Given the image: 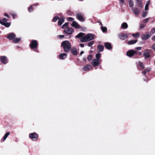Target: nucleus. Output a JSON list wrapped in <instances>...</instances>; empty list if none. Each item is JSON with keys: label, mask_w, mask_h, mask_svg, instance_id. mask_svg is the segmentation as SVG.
Instances as JSON below:
<instances>
[{"label": "nucleus", "mask_w": 155, "mask_h": 155, "mask_svg": "<svg viewBox=\"0 0 155 155\" xmlns=\"http://www.w3.org/2000/svg\"><path fill=\"white\" fill-rule=\"evenodd\" d=\"M61 46L63 48L65 52H68L71 48V45L70 42L68 41H65L62 42Z\"/></svg>", "instance_id": "f257e3e1"}, {"label": "nucleus", "mask_w": 155, "mask_h": 155, "mask_svg": "<svg viewBox=\"0 0 155 155\" xmlns=\"http://www.w3.org/2000/svg\"><path fill=\"white\" fill-rule=\"evenodd\" d=\"M94 38L93 35L90 33H88L85 36L82 37L80 39V41L83 42L89 41Z\"/></svg>", "instance_id": "f03ea898"}, {"label": "nucleus", "mask_w": 155, "mask_h": 155, "mask_svg": "<svg viewBox=\"0 0 155 155\" xmlns=\"http://www.w3.org/2000/svg\"><path fill=\"white\" fill-rule=\"evenodd\" d=\"M7 20L5 18H3L2 20L0 19V23L2 25L5 26L6 27H8L10 25V23L9 22H7Z\"/></svg>", "instance_id": "7ed1b4c3"}, {"label": "nucleus", "mask_w": 155, "mask_h": 155, "mask_svg": "<svg viewBox=\"0 0 155 155\" xmlns=\"http://www.w3.org/2000/svg\"><path fill=\"white\" fill-rule=\"evenodd\" d=\"M76 18L78 19L81 21H84L85 19L84 18V15L81 13H78L76 15Z\"/></svg>", "instance_id": "20e7f679"}, {"label": "nucleus", "mask_w": 155, "mask_h": 155, "mask_svg": "<svg viewBox=\"0 0 155 155\" xmlns=\"http://www.w3.org/2000/svg\"><path fill=\"white\" fill-rule=\"evenodd\" d=\"M29 136L30 138L33 141L36 140L38 138V135L35 133H30Z\"/></svg>", "instance_id": "39448f33"}, {"label": "nucleus", "mask_w": 155, "mask_h": 155, "mask_svg": "<svg viewBox=\"0 0 155 155\" xmlns=\"http://www.w3.org/2000/svg\"><path fill=\"white\" fill-rule=\"evenodd\" d=\"M37 41L35 40H32L31 41L29 46L31 48L33 49H35L37 47Z\"/></svg>", "instance_id": "423d86ee"}, {"label": "nucleus", "mask_w": 155, "mask_h": 155, "mask_svg": "<svg viewBox=\"0 0 155 155\" xmlns=\"http://www.w3.org/2000/svg\"><path fill=\"white\" fill-rule=\"evenodd\" d=\"M129 35L127 34L121 33L118 35L119 38L121 40H124L127 39Z\"/></svg>", "instance_id": "0eeeda50"}, {"label": "nucleus", "mask_w": 155, "mask_h": 155, "mask_svg": "<svg viewBox=\"0 0 155 155\" xmlns=\"http://www.w3.org/2000/svg\"><path fill=\"white\" fill-rule=\"evenodd\" d=\"M136 51L134 50H131L127 51L126 54L127 56L131 57H133L134 55L136 53Z\"/></svg>", "instance_id": "6e6552de"}, {"label": "nucleus", "mask_w": 155, "mask_h": 155, "mask_svg": "<svg viewBox=\"0 0 155 155\" xmlns=\"http://www.w3.org/2000/svg\"><path fill=\"white\" fill-rule=\"evenodd\" d=\"M74 31V30L71 28H65L64 32L66 34L71 35L72 33Z\"/></svg>", "instance_id": "1a4fd4ad"}, {"label": "nucleus", "mask_w": 155, "mask_h": 155, "mask_svg": "<svg viewBox=\"0 0 155 155\" xmlns=\"http://www.w3.org/2000/svg\"><path fill=\"white\" fill-rule=\"evenodd\" d=\"M151 37V35L149 32H147L143 35L141 38L143 40H147Z\"/></svg>", "instance_id": "9d476101"}, {"label": "nucleus", "mask_w": 155, "mask_h": 155, "mask_svg": "<svg viewBox=\"0 0 155 155\" xmlns=\"http://www.w3.org/2000/svg\"><path fill=\"white\" fill-rule=\"evenodd\" d=\"M144 56H145V59H146L147 58L150 57V52L149 50L146 49L144 50L143 53Z\"/></svg>", "instance_id": "9b49d317"}, {"label": "nucleus", "mask_w": 155, "mask_h": 155, "mask_svg": "<svg viewBox=\"0 0 155 155\" xmlns=\"http://www.w3.org/2000/svg\"><path fill=\"white\" fill-rule=\"evenodd\" d=\"M91 64L94 67H96L99 64V60L96 59H94L91 62Z\"/></svg>", "instance_id": "f8f14e48"}, {"label": "nucleus", "mask_w": 155, "mask_h": 155, "mask_svg": "<svg viewBox=\"0 0 155 155\" xmlns=\"http://www.w3.org/2000/svg\"><path fill=\"white\" fill-rule=\"evenodd\" d=\"M0 60L2 63L5 64L7 62V58L5 56H2L1 57Z\"/></svg>", "instance_id": "ddd939ff"}, {"label": "nucleus", "mask_w": 155, "mask_h": 155, "mask_svg": "<svg viewBox=\"0 0 155 155\" xmlns=\"http://www.w3.org/2000/svg\"><path fill=\"white\" fill-rule=\"evenodd\" d=\"M16 36L13 33H9L7 35V38L10 39L12 40Z\"/></svg>", "instance_id": "4468645a"}, {"label": "nucleus", "mask_w": 155, "mask_h": 155, "mask_svg": "<svg viewBox=\"0 0 155 155\" xmlns=\"http://www.w3.org/2000/svg\"><path fill=\"white\" fill-rule=\"evenodd\" d=\"M67 57V54L65 53H61L59 55V58L61 60L65 59Z\"/></svg>", "instance_id": "2eb2a0df"}, {"label": "nucleus", "mask_w": 155, "mask_h": 155, "mask_svg": "<svg viewBox=\"0 0 155 155\" xmlns=\"http://www.w3.org/2000/svg\"><path fill=\"white\" fill-rule=\"evenodd\" d=\"M92 67L91 65H87L83 68L82 69V70L84 71H87L90 69Z\"/></svg>", "instance_id": "dca6fc26"}, {"label": "nucleus", "mask_w": 155, "mask_h": 155, "mask_svg": "<svg viewBox=\"0 0 155 155\" xmlns=\"http://www.w3.org/2000/svg\"><path fill=\"white\" fill-rule=\"evenodd\" d=\"M105 47L108 50H110L112 49V46L110 43L109 42H106L104 44Z\"/></svg>", "instance_id": "f3484780"}, {"label": "nucleus", "mask_w": 155, "mask_h": 155, "mask_svg": "<svg viewBox=\"0 0 155 155\" xmlns=\"http://www.w3.org/2000/svg\"><path fill=\"white\" fill-rule=\"evenodd\" d=\"M104 48L103 46L102 45H99L97 48V52L98 53L103 51Z\"/></svg>", "instance_id": "a211bd4d"}, {"label": "nucleus", "mask_w": 155, "mask_h": 155, "mask_svg": "<svg viewBox=\"0 0 155 155\" xmlns=\"http://www.w3.org/2000/svg\"><path fill=\"white\" fill-rule=\"evenodd\" d=\"M71 25L73 27L76 28H80V26L78 23L75 21H73L71 24Z\"/></svg>", "instance_id": "6ab92c4d"}, {"label": "nucleus", "mask_w": 155, "mask_h": 155, "mask_svg": "<svg viewBox=\"0 0 155 155\" xmlns=\"http://www.w3.org/2000/svg\"><path fill=\"white\" fill-rule=\"evenodd\" d=\"M64 18L63 17L60 18L58 21V25H61L64 22Z\"/></svg>", "instance_id": "aec40b11"}, {"label": "nucleus", "mask_w": 155, "mask_h": 155, "mask_svg": "<svg viewBox=\"0 0 155 155\" xmlns=\"http://www.w3.org/2000/svg\"><path fill=\"white\" fill-rule=\"evenodd\" d=\"M132 10L135 15H138L139 13L138 9L137 8H133Z\"/></svg>", "instance_id": "412c9836"}, {"label": "nucleus", "mask_w": 155, "mask_h": 155, "mask_svg": "<svg viewBox=\"0 0 155 155\" xmlns=\"http://www.w3.org/2000/svg\"><path fill=\"white\" fill-rule=\"evenodd\" d=\"M151 70V68L150 67H148L146 68L145 70L143 71L142 74H143L144 75H145L147 72L150 71Z\"/></svg>", "instance_id": "4be33fe9"}, {"label": "nucleus", "mask_w": 155, "mask_h": 155, "mask_svg": "<svg viewBox=\"0 0 155 155\" xmlns=\"http://www.w3.org/2000/svg\"><path fill=\"white\" fill-rule=\"evenodd\" d=\"M71 52L72 54L74 55H76L77 54L78 52L77 49L76 48H72L71 49Z\"/></svg>", "instance_id": "5701e85b"}, {"label": "nucleus", "mask_w": 155, "mask_h": 155, "mask_svg": "<svg viewBox=\"0 0 155 155\" xmlns=\"http://www.w3.org/2000/svg\"><path fill=\"white\" fill-rule=\"evenodd\" d=\"M128 27V25L126 22H124L121 25V28H122L126 29Z\"/></svg>", "instance_id": "b1692460"}, {"label": "nucleus", "mask_w": 155, "mask_h": 155, "mask_svg": "<svg viewBox=\"0 0 155 155\" xmlns=\"http://www.w3.org/2000/svg\"><path fill=\"white\" fill-rule=\"evenodd\" d=\"M137 41V40H130L128 42V44L130 45L134 44L136 43Z\"/></svg>", "instance_id": "393cba45"}, {"label": "nucleus", "mask_w": 155, "mask_h": 155, "mask_svg": "<svg viewBox=\"0 0 155 155\" xmlns=\"http://www.w3.org/2000/svg\"><path fill=\"white\" fill-rule=\"evenodd\" d=\"M137 4L138 6L140 8H142L143 6V5L142 3L141 0H136Z\"/></svg>", "instance_id": "a878e982"}, {"label": "nucleus", "mask_w": 155, "mask_h": 155, "mask_svg": "<svg viewBox=\"0 0 155 155\" xmlns=\"http://www.w3.org/2000/svg\"><path fill=\"white\" fill-rule=\"evenodd\" d=\"M132 36L135 38H136L139 37L140 35V34L139 33H137L136 34H132Z\"/></svg>", "instance_id": "bb28decb"}, {"label": "nucleus", "mask_w": 155, "mask_h": 155, "mask_svg": "<svg viewBox=\"0 0 155 155\" xmlns=\"http://www.w3.org/2000/svg\"><path fill=\"white\" fill-rule=\"evenodd\" d=\"M10 133L9 132H8L6 133L5 135H4V136L3 137V141H4L5 139H6V138L9 135Z\"/></svg>", "instance_id": "cd10ccee"}, {"label": "nucleus", "mask_w": 155, "mask_h": 155, "mask_svg": "<svg viewBox=\"0 0 155 155\" xmlns=\"http://www.w3.org/2000/svg\"><path fill=\"white\" fill-rule=\"evenodd\" d=\"M101 54L100 53H98L96 54V59L99 60L100 58L101 57Z\"/></svg>", "instance_id": "c85d7f7f"}, {"label": "nucleus", "mask_w": 155, "mask_h": 155, "mask_svg": "<svg viewBox=\"0 0 155 155\" xmlns=\"http://www.w3.org/2000/svg\"><path fill=\"white\" fill-rule=\"evenodd\" d=\"M21 40V38H15L13 40V42L15 43L18 42Z\"/></svg>", "instance_id": "c756f323"}, {"label": "nucleus", "mask_w": 155, "mask_h": 155, "mask_svg": "<svg viewBox=\"0 0 155 155\" xmlns=\"http://www.w3.org/2000/svg\"><path fill=\"white\" fill-rule=\"evenodd\" d=\"M84 35V34L82 33H80L78 34L76 36V37L77 38H81L82 37H83V36Z\"/></svg>", "instance_id": "7c9ffc66"}, {"label": "nucleus", "mask_w": 155, "mask_h": 155, "mask_svg": "<svg viewBox=\"0 0 155 155\" xmlns=\"http://www.w3.org/2000/svg\"><path fill=\"white\" fill-rule=\"evenodd\" d=\"M101 25H102L101 27V28L102 31L104 32H106L107 31V28L103 27L102 24L101 23Z\"/></svg>", "instance_id": "2f4dec72"}, {"label": "nucleus", "mask_w": 155, "mask_h": 155, "mask_svg": "<svg viewBox=\"0 0 155 155\" xmlns=\"http://www.w3.org/2000/svg\"><path fill=\"white\" fill-rule=\"evenodd\" d=\"M139 64L142 68L144 69V66L143 63L140 61L139 62Z\"/></svg>", "instance_id": "473e14b6"}, {"label": "nucleus", "mask_w": 155, "mask_h": 155, "mask_svg": "<svg viewBox=\"0 0 155 155\" xmlns=\"http://www.w3.org/2000/svg\"><path fill=\"white\" fill-rule=\"evenodd\" d=\"M59 18V17L58 16H55L53 19V22H56L57 20Z\"/></svg>", "instance_id": "72a5a7b5"}, {"label": "nucleus", "mask_w": 155, "mask_h": 155, "mask_svg": "<svg viewBox=\"0 0 155 155\" xmlns=\"http://www.w3.org/2000/svg\"><path fill=\"white\" fill-rule=\"evenodd\" d=\"M68 22L65 23L62 26V28H64L66 27L68 28Z\"/></svg>", "instance_id": "f704fd0d"}, {"label": "nucleus", "mask_w": 155, "mask_h": 155, "mask_svg": "<svg viewBox=\"0 0 155 155\" xmlns=\"http://www.w3.org/2000/svg\"><path fill=\"white\" fill-rule=\"evenodd\" d=\"M94 43V41H92L88 42L87 44V45L88 46L90 47L93 45Z\"/></svg>", "instance_id": "c9c22d12"}, {"label": "nucleus", "mask_w": 155, "mask_h": 155, "mask_svg": "<svg viewBox=\"0 0 155 155\" xmlns=\"http://www.w3.org/2000/svg\"><path fill=\"white\" fill-rule=\"evenodd\" d=\"M129 4L130 7H133L134 6V3L132 1L130 0L129 2Z\"/></svg>", "instance_id": "e433bc0d"}, {"label": "nucleus", "mask_w": 155, "mask_h": 155, "mask_svg": "<svg viewBox=\"0 0 155 155\" xmlns=\"http://www.w3.org/2000/svg\"><path fill=\"white\" fill-rule=\"evenodd\" d=\"M92 58V57L91 55H90L87 57V59L89 61H91Z\"/></svg>", "instance_id": "4c0bfd02"}, {"label": "nucleus", "mask_w": 155, "mask_h": 155, "mask_svg": "<svg viewBox=\"0 0 155 155\" xmlns=\"http://www.w3.org/2000/svg\"><path fill=\"white\" fill-rule=\"evenodd\" d=\"M147 12H143V14H142L143 17V18L147 16Z\"/></svg>", "instance_id": "58836bf2"}, {"label": "nucleus", "mask_w": 155, "mask_h": 155, "mask_svg": "<svg viewBox=\"0 0 155 155\" xmlns=\"http://www.w3.org/2000/svg\"><path fill=\"white\" fill-rule=\"evenodd\" d=\"M67 20L68 21H73L74 18L72 17H69L67 18Z\"/></svg>", "instance_id": "ea45409f"}, {"label": "nucleus", "mask_w": 155, "mask_h": 155, "mask_svg": "<svg viewBox=\"0 0 155 155\" xmlns=\"http://www.w3.org/2000/svg\"><path fill=\"white\" fill-rule=\"evenodd\" d=\"M150 19V18H145L143 20V21L144 22L147 23L149 21Z\"/></svg>", "instance_id": "a19ab883"}, {"label": "nucleus", "mask_w": 155, "mask_h": 155, "mask_svg": "<svg viewBox=\"0 0 155 155\" xmlns=\"http://www.w3.org/2000/svg\"><path fill=\"white\" fill-rule=\"evenodd\" d=\"M33 8H32V6H31L29 8L28 11L29 12H31V11H32Z\"/></svg>", "instance_id": "79ce46f5"}, {"label": "nucleus", "mask_w": 155, "mask_h": 155, "mask_svg": "<svg viewBox=\"0 0 155 155\" xmlns=\"http://www.w3.org/2000/svg\"><path fill=\"white\" fill-rule=\"evenodd\" d=\"M146 26V25L144 24H142L140 26V27L141 29H142L143 28H144Z\"/></svg>", "instance_id": "37998d69"}, {"label": "nucleus", "mask_w": 155, "mask_h": 155, "mask_svg": "<svg viewBox=\"0 0 155 155\" xmlns=\"http://www.w3.org/2000/svg\"><path fill=\"white\" fill-rule=\"evenodd\" d=\"M149 6V5L148 4H146L145 7V10L146 11L147 10H148V7Z\"/></svg>", "instance_id": "c03bdc74"}, {"label": "nucleus", "mask_w": 155, "mask_h": 155, "mask_svg": "<svg viewBox=\"0 0 155 155\" xmlns=\"http://www.w3.org/2000/svg\"><path fill=\"white\" fill-rule=\"evenodd\" d=\"M135 49L138 50H140L141 49V47H137L135 48Z\"/></svg>", "instance_id": "a18cd8bd"}, {"label": "nucleus", "mask_w": 155, "mask_h": 155, "mask_svg": "<svg viewBox=\"0 0 155 155\" xmlns=\"http://www.w3.org/2000/svg\"><path fill=\"white\" fill-rule=\"evenodd\" d=\"M151 32L153 34H154L155 33V28H153L152 29Z\"/></svg>", "instance_id": "49530a36"}, {"label": "nucleus", "mask_w": 155, "mask_h": 155, "mask_svg": "<svg viewBox=\"0 0 155 155\" xmlns=\"http://www.w3.org/2000/svg\"><path fill=\"white\" fill-rule=\"evenodd\" d=\"M119 2L120 4H123L124 2V0H119Z\"/></svg>", "instance_id": "de8ad7c7"}, {"label": "nucleus", "mask_w": 155, "mask_h": 155, "mask_svg": "<svg viewBox=\"0 0 155 155\" xmlns=\"http://www.w3.org/2000/svg\"><path fill=\"white\" fill-rule=\"evenodd\" d=\"M4 15L5 16L7 17L8 18H9V15L6 13L4 14Z\"/></svg>", "instance_id": "09e8293b"}, {"label": "nucleus", "mask_w": 155, "mask_h": 155, "mask_svg": "<svg viewBox=\"0 0 155 155\" xmlns=\"http://www.w3.org/2000/svg\"><path fill=\"white\" fill-rule=\"evenodd\" d=\"M59 38H63L64 37V36L63 35H60L58 36Z\"/></svg>", "instance_id": "8fccbe9b"}, {"label": "nucleus", "mask_w": 155, "mask_h": 155, "mask_svg": "<svg viewBox=\"0 0 155 155\" xmlns=\"http://www.w3.org/2000/svg\"><path fill=\"white\" fill-rule=\"evenodd\" d=\"M152 48L154 50H155V44L153 45L152 46Z\"/></svg>", "instance_id": "3c124183"}, {"label": "nucleus", "mask_w": 155, "mask_h": 155, "mask_svg": "<svg viewBox=\"0 0 155 155\" xmlns=\"http://www.w3.org/2000/svg\"><path fill=\"white\" fill-rule=\"evenodd\" d=\"M151 39L155 41V35L153 37H152Z\"/></svg>", "instance_id": "603ef678"}, {"label": "nucleus", "mask_w": 155, "mask_h": 155, "mask_svg": "<svg viewBox=\"0 0 155 155\" xmlns=\"http://www.w3.org/2000/svg\"><path fill=\"white\" fill-rule=\"evenodd\" d=\"M80 45L82 48L84 47V44H80Z\"/></svg>", "instance_id": "864d4df0"}, {"label": "nucleus", "mask_w": 155, "mask_h": 155, "mask_svg": "<svg viewBox=\"0 0 155 155\" xmlns=\"http://www.w3.org/2000/svg\"><path fill=\"white\" fill-rule=\"evenodd\" d=\"M12 15L14 18H15L16 16V15L15 14H12Z\"/></svg>", "instance_id": "5fc2aeb1"}, {"label": "nucleus", "mask_w": 155, "mask_h": 155, "mask_svg": "<svg viewBox=\"0 0 155 155\" xmlns=\"http://www.w3.org/2000/svg\"><path fill=\"white\" fill-rule=\"evenodd\" d=\"M150 1H148L147 2V3L146 4H148V5H149V4H150Z\"/></svg>", "instance_id": "6e6d98bb"}, {"label": "nucleus", "mask_w": 155, "mask_h": 155, "mask_svg": "<svg viewBox=\"0 0 155 155\" xmlns=\"http://www.w3.org/2000/svg\"><path fill=\"white\" fill-rule=\"evenodd\" d=\"M84 52L83 51H81L80 53L81 55H82V54L84 53Z\"/></svg>", "instance_id": "4d7b16f0"}, {"label": "nucleus", "mask_w": 155, "mask_h": 155, "mask_svg": "<svg viewBox=\"0 0 155 155\" xmlns=\"http://www.w3.org/2000/svg\"><path fill=\"white\" fill-rule=\"evenodd\" d=\"M34 5L35 6H37L38 5V4L37 3H36L34 4Z\"/></svg>", "instance_id": "13d9d810"}, {"label": "nucleus", "mask_w": 155, "mask_h": 155, "mask_svg": "<svg viewBox=\"0 0 155 155\" xmlns=\"http://www.w3.org/2000/svg\"><path fill=\"white\" fill-rule=\"evenodd\" d=\"M141 53H140V55H141Z\"/></svg>", "instance_id": "bf43d9fd"}]
</instances>
